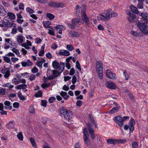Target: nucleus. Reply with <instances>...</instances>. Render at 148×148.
Returning <instances> with one entry per match:
<instances>
[{"mask_svg": "<svg viewBox=\"0 0 148 148\" xmlns=\"http://www.w3.org/2000/svg\"><path fill=\"white\" fill-rule=\"evenodd\" d=\"M118 14L115 13L113 11L111 10V16L112 17H116L118 16Z\"/></svg>", "mask_w": 148, "mask_h": 148, "instance_id": "nucleus-56", "label": "nucleus"}, {"mask_svg": "<svg viewBox=\"0 0 148 148\" xmlns=\"http://www.w3.org/2000/svg\"><path fill=\"white\" fill-rule=\"evenodd\" d=\"M141 16L144 20L148 21V13L143 12L141 14Z\"/></svg>", "mask_w": 148, "mask_h": 148, "instance_id": "nucleus-25", "label": "nucleus"}, {"mask_svg": "<svg viewBox=\"0 0 148 148\" xmlns=\"http://www.w3.org/2000/svg\"><path fill=\"white\" fill-rule=\"evenodd\" d=\"M3 58L4 60L6 62L8 63H9L10 64H12V63L11 62H10V60L9 58L6 56H3Z\"/></svg>", "mask_w": 148, "mask_h": 148, "instance_id": "nucleus-38", "label": "nucleus"}, {"mask_svg": "<svg viewBox=\"0 0 148 148\" xmlns=\"http://www.w3.org/2000/svg\"><path fill=\"white\" fill-rule=\"evenodd\" d=\"M137 26L139 29L143 33L148 34V26L145 23L138 22L137 23Z\"/></svg>", "mask_w": 148, "mask_h": 148, "instance_id": "nucleus-2", "label": "nucleus"}, {"mask_svg": "<svg viewBox=\"0 0 148 148\" xmlns=\"http://www.w3.org/2000/svg\"><path fill=\"white\" fill-rule=\"evenodd\" d=\"M67 24L68 27L70 29H74L75 28V26L72 23L71 24L69 22H68Z\"/></svg>", "mask_w": 148, "mask_h": 148, "instance_id": "nucleus-41", "label": "nucleus"}, {"mask_svg": "<svg viewBox=\"0 0 148 148\" xmlns=\"http://www.w3.org/2000/svg\"><path fill=\"white\" fill-rule=\"evenodd\" d=\"M12 83L15 85H16L19 83L20 82L16 78H14L12 80Z\"/></svg>", "mask_w": 148, "mask_h": 148, "instance_id": "nucleus-43", "label": "nucleus"}, {"mask_svg": "<svg viewBox=\"0 0 148 148\" xmlns=\"http://www.w3.org/2000/svg\"><path fill=\"white\" fill-rule=\"evenodd\" d=\"M83 7H84V9H82L81 15L83 18L82 20L87 25H88L90 23L89 19L85 12L86 8L84 6Z\"/></svg>", "mask_w": 148, "mask_h": 148, "instance_id": "nucleus-5", "label": "nucleus"}, {"mask_svg": "<svg viewBox=\"0 0 148 148\" xmlns=\"http://www.w3.org/2000/svg\"><path fill=\"white\" fill-rule=\"evenodd\" d=\"M89 134L87 132L84 133V136H83V138L86 144L88 146H90L91 145V143L89 139Z\"/></svg>", "mask_w": 148, "mask_h": 148, "instance_id": "nucleus-12", "label": "nucleus"}, {"mask_svg": "<svg viewBox=\"0 0 148 148\" xmlns=\"http://www.w3.org/2000/svg\"><path fill=\"white\" fill-rule=\"evenodd\" d=\"M137 6V8L139 9H142L143 7L142 2L138 3Z\"/></svg>", "mask_w": 148, "mask_h": 148, "instance_id": "nucleus-61", "label": "nucleus"}, {"mask_svg": "<svg viewBox=\"0 0 148 148\" xmlns=\"http://www.w3.org/2000/svg\"><path fill=\"white\" fill-rule=\"evenodd\" d=\"M80 12L79 7L78 5H77L76 8L75 14L77 15L79 14Z\"/></svg>", "mask_w": 148, "mask_h": 148, "instance_id": "nucleus-48", "label": "nucleus"}, {"mask_svg": "<svg viewBox=\"0 0 148 148\" xmlns=\"http://www.w3.org/2000/svg\"><path fill=\"white\" fill-rule=\"evenodd\" d=\"M60 95L64 99L66 100L68 99L69 97V96L67 94L66 92L63 91H62L60 92Z\"/></svg>", "mask_w": 148, "mask_h": 148, "instance_id": "nucleus-21", "label": "nucleus"}, {"mask_svg": "<svg viewBox=\"0 0 148 148\" xmlns=\"http://www.w3.org/2000/svg\"><path fill=\"white\" fill-rule=\"evenodd\" d=\"M117 143H124L126 142V140L125 139L116 140Z\"/></svg>", "mask_w": 148, "mask_h": 148, "instance_id": "nucleus-54", "label": "nucleus"}, {"mask_svg": "<svg viewBox=\"0 0 148 148\" xmlns=\"http://www.w3.org/2000/svg\"><path fill=\"white\" fill-rule=\"evenodd\" d=\"M5 17L4 20L2 21V23L3 24L4 27L8 28H10L12 27V24L10 22L9 20L5 19Z\"/></svg>", "mask_w": 148, "mask_h": 148, "instance_id": "nucleus-11", "label": "nucleus"}, {"mask_svg": "<svg viewBox=\"0 0 148 148\" xmlns=\"http://www.w3.org/2000/svg\"><path fill=\"white\" fill-rule=\"evenodd\" d=\"M7 13L5 8L2 6L0 5V16H4Z\"/></svg>", "mask_w": 148, "mask_h": 148, "instance_id": "nucleus-19", "label": "nucleus"}, {"mask_svg": "<svg viewBox=\"0 0 148 148\" xmlns=\"http://www.w3.org/2000/svg\"><path fill=\"white\" fill-rule=\"evenodd\" d=\"M113 103L115 105L116 107L113 108L110 111L118 110L120 108V106L118 105L116 102L114 101V102Z\"/></svg>", "mask_w": 148, "mask_h": 148, "instance_id": "nucleus-26", "label": "nucleus"}, {"mask_svg": "<svg viewBox=\"0 0 148 148\" xmlns=\"http://www.w3.org/2000/svg\"><path fill=\"white\" fill-rule=\"evenodd\" d=\"M18 96L21 100H25L26 98L22 95L21 92H19L18 93Z\"/></svg>", "mask_w": 148, "mask_h": 148, "instance_id": "nucleus-37", "label": "nucleus"}, {"mask_svg": "<svg viewBox=\"0 0 148 148\" xmlns=\"http://www.w3.org/2000/svg\"><path fill=\"white\" fill-rule=\"evenodd\" d=\"M41 105L44 107H46L47 103L46 100H42L41 101Z\"/></svg>", "mask_w": 148, "mask_h": 148, "instance_id": "nucleus-52", "label": "nucleus"}, {"mask_svg": "<svg viewBox=\"0 0 148 148\" xmlns=\"http://www.w3.org/2000/svg\"><path fill=\"white\" fill-rule=\"evenodd\" d=\"M96 71L97 73L102 72L103 70V64L100 61H98L96 63Z\"/></svg>", "mask_w": 148, "mask_h": 148, "instance_id": "nucleus-7", "label": "nucleus"}, {"mask_svg": "<svg viewBox=\"0 0 148 148\" xmlns=\"http://www.w3.org/2000/svg\"><path fill=\"white\" fill-rule=\"evenodd\" d=\"M56 99V98L55 97H51L49 99V102L50 103H53Z\"/></svg>", "mask_w": 148, "mask_h": 148, "instance_id": "nucleus-49", "label": "nucleus"}, {"mask_svg": "<svg viewBox=\"0 0 148 148\" xmlns=\"http://www.w3.org/2000/svg\"><path fill=\"white\" fill-rule=\"evenodd\" d=\"M111 9H109L105 12L103 14L102 17L105 18L106 20H108L111 18Z\"/></svg>", "mask_w": 148, "mask_h": 148, "instance_id": "nucleus-10", "label": "nucleus"}, {"mask_svg": "<svg viewBox=\"0 0 148 148\" xmlns=\"http://www.w3.org/2000/svg\"><path fill=\"white\" fill-rule=\"evenodd\" d=\"M45 61V60L44 58H41L40 61L38 62V66L42 68V64Z\"/></svg>", "mask_w": 148, "mask_h": 148, "instance_id": "nucleus-32", "label": "nucleus"}, {"mask_svg": "<svg viewBox=\"0 0 148 148\" xmlns=\"http://www.w3.org/2000/svg\"><path fill=\"white\" fill-rule=\"evenodd\" d=\"M46 16L47 18L51 20L53 19L55 17V16L53 14L50 13H47Z\"/></svg>", "mask_w": 148, "mask_h": 148, "instance_id": "nucleus-35", "label": "nucleus"}, {"mask_svg": "<svg viewBox=\"0 0 148 148\" xmlns=\"http://www.w3.org/2000/svg\"><path fill=\"white\" fill-rule=\"evenodd\" d=\"M61 73V72H58L56 70H53L52 71L50 69H48L47 73V75L48 77L47 79L51 80L56 78Z\"/></svg>", "mask_w": 148, "mask_h": 148, "instance_id": "nucleus-1", "label": "nucleus"}, {"mask_svg": "<svg viewBox=\"0 0 148 148\" xmlns=\"http://www.w3.org/2000/svg\"><path fill=\"white\" fill-rule=\"evenodd\" d=\"M87 126L88 127V131L90 130H93V129L92 128V126L91 124L90 123H87Z\"/></svg>", "mask_w": 148, "mask_h": 148, "instance_id": "nucleus-57", "label": "nucleus"}, {"mask_svg": "<svg viewBox=\"0 0 148 148\" xmlns=\"http://www.w3.org/2000/svg\"><path fill=\"white\" fill-rule=\"evenodd\" d=\"M103 14H100L99 16H97V19L98 20L105 21L106 19L104 17H102Z\"/></svg>", "mask_w": 148, "mask_h": 148, "instance_id": "nucleus-50", "label": "nucleus"}, {"mask_svg": "<svg viewBox=\"0 0 148 148\" xmlns=\"http://www.w3.org/2000/svg\"><path fill=\"white\" fill-rule=\"evenodd\" d=\"M15 126L13 123V122L10 121L6 125V127L8 129H13Z\"/></svg>", "mask_w": 148, "mask_h": 148, "instance_id": "nucleus-22", "label": "nucleus"}, {"mask_svg": "<svg viewBox=\"0 0 148 148\" xmlns=\"http://www.w3.org/2000/svg\"><path fill=\"white\" fill-rule=\"evenodd\" d=\"M4 104L5 106H6L4 107L5 110H10L12 108V106H10V102L9 101H6L4 102Z\"/></svg>", "mask_w": 148, "mask_h": 148, "instance_id": "nucleus-18", "label": "nucleus"}, {"mask_svg": "<svg viewBox=\"0 0 148 148\" xmlns=\"http://www.w3.org/2000/svg\"><path fill=\"white\" fill-rule=\"evenodd\" d=\"M59 114L61 116H63L67 120H70L73 117L72 112H59Z\"/></svg>", "mask_w": 148, "mask_h": 148, "instance_id": "nucleus-4", "label": "nucleus"}, {"mask_svg": "<svg viewBox=\"0 0 148 148\" xmlns=\"http://www.w3.org/2000/svg\"><path fill=\"white\" fill-rule=\"evenodd\" d=\"M58 54L60 55H62L65 56H68L70 55L69 51L66 50L61 49L59 51Z\"/></svg>", "mask_w": 148, "mask_h": 148, "instance_id": "nucleus-14", "label": "nucleus"}, {"mask_svg": "<svg viewBox=\"0 0 148 148\" xmlns=\"http://www.w3.org/2000/svg\"><path fill=\"white\" fill-rule=\"evenodd\" d=\"M132 148H138V145L137 142L134 141L132 143Z\"/></svg>", "mask_w": 148, "mask_h": 148, "instance_id": "nucleus-46", "label": "nucleus"}, {"mask_svg": "<svg viewBox=\"0 0 148 148\" xmlns=\"http://www.w3.org/2000/svg\"><path fill=\"white\" fill-rule=\"evenodd\" d=\"M107 142L108 144H113L115 145L117 143V141L116 139H109L107 140Z\"/></svg>", "mask_w": 148, "mask_h": 148, "instance_id": "nucleus-23", "label": "nucleus"}, {"mask_svg": "<svg viewBox=\"0 0 148 148\" xmlns=\"http://www.w3.org/2000/svg\"><path fill=\"white\" fill-rule=\"evenodd\" d=\"M76 67L79 71H81V69L79 63L78 61H77L76 63Z\"/></svg>", "mask_w": 148, "mask_h": 148, "instance_id": "nucleus-47", "label": "nucleus"}, {"mask_svg": "<svg viewBox=\"0 0 148 148\" xmlns=\"http://www.w3.org/2000/svg\"><path fill=\"white\" fill-rule=\"evenodd\" d=\"M19 103L18 102H15L13 103V106L14 108H18L19 107Z\"/></svg>", "mask_w": 148, "mask_h": 148, "instance_id": "nucleus-60", "label": "nucleus"}, {"mask_svg": "<svg viewBox=\"0 0 148 148\" xmlns=\"http://www.w3.org/2000/svg\"><path fill=\"white\" fill-rule=\"evenodd\" d=\"M21 64L23 67H25L26 66H30L32 65V63L30 60L29 59L26 62H22Z\"/></svg>", "mask_w": 148, "mask_h": 148, "instance_id": "nucleus-16", "label": "nucleus"}, {"mask_svg": "<svg viewBox=\"0 0 148 148\" xmlns=\"http://www.w3.org/2000/svg\"><path fill=\"white\" fill-rule=\"evenodd\" d=\"M17 137L21 141H22L23 140V136L22 132L19 133L17 135Z\"/></svg>", "mask_w": 148, "mask_h": 148, "instance_id": "nucleus-39", "label": "nucleus"}, {"mask_svg": "<svg viewBox=\"0 0 148 148\" xmlns=\"http://www.w3.org/2000/svg\"><path fill=\"white\" fill-rule=\"evenodd\" d=\"M27 87V85L25 84H22L17 85L15 86V88L16 90L25 89Z\"/></svg>", "mask_w": 148, "mask_h": 148, "instance_id": "nucleus-20", "label": "nucleus"}, {"mask_svg": "<svg viewBox=\"0 0 148 148\" xmlns=\"http://www.w3.org/2000/svg\"><path fill=\"white\" fill-rule=\"evenodd\" d=\"M44 26L46 28H51L50 26V25L51 24V23L49 21H44L43 22Z\"/></svg>", "mask_w": 148, "mask_h": 148, "instance_id": "nucleus-31", "label": "nucleus"}, {"mask_svg": "<svg viewBox=\"0 0 148 148\" xmlns=\"http://www.w3.org/2000/svg\"><path fill=\"white\" fill-rule=\"evenodd\" d=\"M88 117L92 124L95 125V127L96 128H98L97 123L93 116L91 114H89L88 115Z\"/></svg>", "mask_w": 148, "mask_h": 148, "instance_id": "nucleus-15", "label": "nucleus"}, {"mask_svg": "<svg viewBox=\"0 0 148 148\" xmlns=\"http://www.w3.org/2000/svg\"><path fill=\"white\" fill-rule=\"evenodd\" d=\"M75 73V71L74 69L73 68H72L71 69L69 73V74L70 75H72L74 74Z\"/></svg>", "mask_w": 148, "mask_h": 148, "instance_id": "nucleus-62", "label": "nucleus"}, {"mask_svg": "<svg viewBox=\"0 0 148 148\" xmlns=\"http://www.w3.org/2000/svg\"><path fill=\"white\" fill-rule=\"evenodd\" d=\"M124 75L125 77L126 80H128L129 78V76L127 73V72L126 71H124L123 72Z\"/></svg>", "mask_w": 148, "mask_h": 148, "instance_id": "nucleus-55", "label": "nucleus"}, {"mask_svg": "<svg viewBox=\"0 0 148 148\" xmlns=\"http://www.w3.org/2000/svg\"><path fill=\"white\" fill-rule=\"evenodd\" d=\"M48 30V33L49 34L52 35L53 36H54L55 35L54 32V30L53 28H51L50 29H49Z\"/></svg>", "mask_w": 148, "mask_h": 148, "instance_id": "nucleus-40", "label": "nucleus"}, {"mask_svg": "<svg viewBox=\"0 0 148 148\" xmlns=\"http://www.w3.org/2000/svg\"><path fill=\"white\" fill-rule=\"evenodd\" d=\"M99 77L101 79H102L103 78V72H100L99 73H97Z\"/></svg>", "mask_w": 148, "mask_h": 148, "instance_id": "nucleus-64", "label": "nucleus"}, {"mask_svg": "<svg viewBox=\"0 0 148 148\" xmlns=\"http://www.w3.org/2000/svg\"><path fill=\"white\" fill-rule=\"evenodd\" d=\"M10 70H8L7 72L5 74L4 77L5 78H7L10 76Z\"/></svg>", "mask_w": 148, "mask_h": 148, "instance_id": "nucleus-59", "label": "nucleus"}, {"mask_svg": "<svg viewBox=\"0 0 148 148\" xmlns=\"http://www.w3.org/2000/svg\"><path fill=\"white\" fill-rule=\"evenodd\" d=\"M8 70H10V69L9 68H5L4 69L1 70V72L3 74H5Z\"/></svg>", "mask_w": 148, "mask_h": 148, "instance_id": "nucleus-58", "label": "nucleus"}, {"mask_svg": "<svg viewBox=\"0 0 148 148\" xmlns=\"http://www.w3.org/2000/svg\"><path fill=\"white\" fill-rule=\"evenodd\" d=\"M55 28L56 29H65V27L64 25H58L55 27Z\"/></svg>", "mask_w": 148, "mask_h": 148, "instance_id": "nucleus-42", "label": "nucleus"}, {"mask_svg": "<svg viewBox=\"0 0 148 148\" xmlns=\"http://www.w3.org/2000/svg\"><path fill=\"white\" fill-rule=\"evenodd\" d=\"M130 33L134 36L137 37L139 36V34L136 31H132Z\"/></svg>", "mask_w": 148, "mask_h": 148, "instance_id": "nucleus-45", "label": "nucleus"}, {"mask_svg": "<svg viewBox=\"0 0 148 148\" xmlns=\"http://www.w3.org/2000/svg\"><path fill=\"white\" fill-rule=\"evenodd\" d=\"M48 5L50 7L59 8L62 7L63 4L62 3L55 2H50L48 3Z\"/></svg>", "mask_w": 148, "mask_h": 148, "instance_id": "nucleus-8", "label": "nucleus"}, {"mask_svg": "<svg viewBox=\"0 0 148 148\" xmlns=\"http://www.w3.org/2000/svg\"><path fill=\"white\" fill-rule=\"evenodd\" d=\"M45 45L44 44V45L42 46L41 47L42 50H41L38 53V55L40 56H42L44 54L45 52L44 51V49L45 48Z\"/></svg>", "mask_w": 148, "mask_h": 148, "instance_id": "nucleus-30", "label": "nucleus"}, {"mask_svg": "<svg viewBox=\"0 0 148 148\" xmlns=\"http://www.w3.org/2000/svg\"><path fill=\"white\" fill-rule=\"evenodd\" d=\"M67 49L69 51H72L74 49L73 46L71 45H67L66 46Z\"/></svg>", "mask_w": 148, "mask_h": 148, "instance_id": "nucleus-44", "label": "nucleus"}, {"mask_svg": "<svg viewBox=\"0 0 148 148\" xmlns=\"http://www.w3.org/2000/svg\"><path fill=\"white\" fill-rule=\"evenodd\" d=\"M135 124V121L132 117H131V119L129 121V126H134Z\"/></svg>", "mask_w": 148, "mask_h": 148, "instance_id": "nucleus-33", "label": "nucleus"}, {"mask_svg": "<svg viewBox=\"0 0 148 148\" xmlns=\"http://www.w3.org/2000/svg\"><path fill=\"white\" fill-rule=\"evenodd\" d=\"M82 22V20L81 19L79 18H75L72 19L71 21V23L75 25L77 24H79V23H81Z\"/></svg>", "mask_w": 148, "mask_h": 148, "instance_id": "nucleus-17", "label": "nucleus"}, {"mask_svg": "<svg viewBox=\"0 0 148 148\" xmlns=\"http://www.w3.org/2000/svg\"><path fill=\"white\" fill-rule=\"evenodd\" d=\"M26 11L27 12H29L30 14H32L34 12V10L28 7L26 8Z\"/></svg>", "mask_w": 148, "mask_h": 148, "instance_id": "nucleus-53", "label": "nucleus"}, {"mask_svg": "<svg viewBox=\"0 0 148 148\" xmlns=\"http://www.w3.org/2000/svg\"><path fill=\"white\" fill-rule=\"evenodd\" d=\"M106 74L107 77L109 79H116V75L112 73L111 71L109 69L106 70Z\"/></svg>", "mask_w": 148, "mask_h": 148, "instance_id": "nucleus-9", "label": "nucleus"}, {"mask_svg": "<svg viewBox=\"0 0 148 148\" xmlns=\"http://www.w3.org/2000/svg\"><path fill=\"white\" fill-rule=\"evenodd\" d=\"M114 121L120 127H122L123 126L124 123L121 116H115Z\"/></svg>", "mask_w": 148, "mask_h": 148, "instance_id": "nucleus-6", "label": "nucleus"}, {"mask_svg": "<svg viewBox=\"0 0 148 148\" xmlns=\"http://www.w3.org/2000/svg\"><path fill=\"white\" fill-rule=\"evenodd\" d=\"M53 67L56 69H59L62 70V72L64 70V63L60 62L59 63L56 60L54 61L52 63Z\"/></svg>", "mask_w": 148, "mask_h": 148, "instance_id": "nucleus-3", "label": "nucleus"}, {"mask_svg": "<svg viewBox=\"0 0 148 148\" xmlns=\"http://www.w3.org/2000/svg\"><path fill=\"white\" fill-rule=\"evenodd\" d=\"M7 15L9 16V18L11 20H14L15 18V15L11 12H9L8 13Z\"/></svg>", "mask_w": 148, "mask_h": 148, "instance_id": "nucleus-27", "label": "nucleus"}, {"mask_svg": "<svg viewBox=\"0 0 148 148\" xmlns=\"http://www.w3.org/2000/svg\"><path fill=\"white\" fill-rule=\"evenodd\" d=\"M69 34L72 35V36L74 37H78L79 36V33L76 32H72L71 31Z\"/></svg>", "mask_w": 148, "mask_h": 148, "instance_id": "nucleus-29", "label": "nucleus"}, {"mask_svg": "<svg viewBox=\"0 0 148 148\" xmlns=\"http://www.w3.org/2000/svg\"><path fill=\"white\" fill-rule=\"evenodd\" d=\"M30 140L33 146L36 148L37 145L34 139L32 138H30Z\"/></svg>", "mask_w": 148, "mask_h": 148, "instance_id": "nucleus-36", "label": "nucleus"}, {"mask_svg": "<svg viewBox=\"0 0 148 148\" xmlns=\"http://www.w3.org/2000/svg\"><path fill=\"white\" fill-rule=\"evenodd\" d=\"M106 87L109 89H115L116 88V86L113 83L108 82L106 83Z\"/></svg>", "mask_w": 148, "mask_h": 148, "instance_id": "nucleus-13", "label": "nucleus"}, {"mask_svg": "<svg viewBox=\"0 0 148 148\" xmlns=\"http://www.w3.org/2000/svg\"><path fill=\"white\" fill-rule=\"evenodd\" d=\"M46 57L49 59H50L52 58V54L48 52L46 55Z\"/></svg>", "mask_w": 148, "mask_h": 148, "instance_id": "nucleus-63", "label": "nucleus"}, {"mask_svg": "<svg viewBox=\"0 0 148 148\" xmlns=\"http://www.w3.org/2000/svg\"><path fill=\"white\" fill-rule=\"evenodd\" d=\"M130 9L134 13L138 14L139 13V12L137 8L133 5H131L130 7Z\"/></svg>", "mask_w": 148, "mask_h": 148, "instance_id": "nucleus-24", "label": "nucleus"}, {"mask_svg": "<svg viewBox=\"0 0 148 148\" xmlns=\"http://www.w3.org/2000/svg\"><path fill=\"white\" fill-rule=\"evenodd\" d=\"M126 13L127 15L131 17L132 18H133L134 19L136 17V15L135 14L131 12L130 10H127L126 11Z\"/></svg>", "mask_w": 148, "mask_h": 148, "instance_id": "nucleus-28", "label": "nucleus"}, {"mask_svg": "<svg viewBox=\"0 0 148 148\" xmlns=\"http://www.w3.org/2000/svg\"><path fill=\"white\" fill-rule=\"evenodd\" d=\"M17 42L19 43H22L23 42V36H19L17 38Z\"/></svg>", "mask_w": 148, "mask_h": 148, "instance_id": "nucleus-34", "label": "nucleus"}, {"mask_svg": "<svg viewBox=\"0 0 148 148\" xmlns=\"http://www.w3.org/2000/svg\"><path fill=\"white\" fill-rule=\"evenodd\" d=\"M36 77L35 75V74H31L29 77V79L30 81H32L33 80H34L35 79Z\"/></svg>", "mask_w": 148, "mask_h": 148, "instance_id": "nucleus-51", "label": "nucleus"}]
</instances>
